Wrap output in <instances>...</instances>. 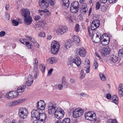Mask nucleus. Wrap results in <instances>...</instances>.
<instances>
[{"mask_svg": "<svg viewBox=\"0 0 123 123\" xmlns=\"http://www.w3.org/2000/svg\"><path fill=\"white\" fill-rule=\"evenodd\" d=\"M101 11L102 12H104L106 10L107 8L105 6H103L101 8Z\"/></svg>", "mask_w": 123, "mask_h": 123, "instance_id": "obj_58", "label": "nucleus"}, {"mask_svg": "<svg viewBox=\"0 0 123 123\" xmlns=\"http://www.w3.org/2000/svg\"><path fill=\"white\" fill-rule=\"evenodd\" d=\"M49 4L51 6H53L54 4L55 0H48Z\"/></svg>", "mask_w": 123, "mask_h": 123, "instance_id": "obj_45", "label": "nucleus"}, {"mask_svg": "<svg viewBox=\"0 0 123 123\" xmlns=\"http://www.w3.org/2000/svg\"><path fill=\"white\" fill-rule=\"evenodd\" d=\"M31 120L34 123H38V120L40 119V117H37L34 116L32 117Z\"/></svg>", "mask_w": 123, "mask_h": 123, "instance_id": "obj_30", "label": "nucleus"}, {"mask_svg": "<svg viewBox=\"0 0 123 123\" xmlns=\"http://www.w3.org/2000/svg\"><path fill=\"white\" fill-rule=\"evenodd\" d=\"M40 68L41 72L43 73H44L45 72V67L43 64H41L40 65Z\"/></svg>", "mask_w": 123, "mask_h": 123, "instance_id": "obj_33", "label": "nucleus"}, {"mask_svg": "<svg viewBox=\"0 0 123 123\" xmlns=\"http://www.w3.org/2000/svg\"><path fill=\"white\" fill-rule=\"evenodd\" d=\"M45 103L44 101L40 100L37 102L36 108L37 110L42 111L44 110L45 107Z\"/></svg>", "mask_w": 123, "mask_h": 123, "instance_id": "obj_8", "label": "nucleus"}, {"mask_svg": "<svg viewBox=\"0 0 123 123\" xmlns=\"http://www.w3.org/2000/svg\"><path fill=\"white\" fill-rule=\"evenodd\" d=\"M46 117L47 116L46 114L43 113L41 114L40 116L39 117L40 119V118H42L45 120Z\"/></svg>", "mask_w": 123, "mask_h": 123, "instance_id": "obj_43", "label": "nucleus"}, {"mask_svg": "<svg viewBox=\"0 0 123 123\" xmlns=\"http://www.w3.org/2000/svg\"><path fill=\"white\" fill-rule=\"evenodd\" d=\"M32 17L30 16L25 18L24 20V23L26 25H30L32 22Z\"/></svg>", "mask_w": 123, "mask_h": 123, "instance_id": "obj_18", "label": "nucleus"}, {"mask_svg": "<svg viewBox=\"0 0 123 123\" xmlns=\"http://www.w3.org/2000/svg\"><path fill=\"white\" fill-rule=\"evenodd\" d=\"M73 44L72 41L70 39H69L65 43V47L66 48L68 49L70 48Z\"/></svg>", "mask_w": 123, "mask_h": 123, "instance_id": "obj_23", "label": "nucleus"}, {"mask_svg": "<svg viewBox=\"0 0 123 123\" xmlns=\"http://www.w3.org/2000/svg\"><path fill=\"white\" fill-rule=\"evenodd\" d=\"M80 29L79 25L78 24H76L75 26V30L76 32H78Z\"/></svg>", "mask_w": 123, "mask_h": 123, "instance_id": "obj_50", "label": "nucleus"}, {"mask_svg": "<svg viewBox=\"0 0 123 123\" xmlns=\"http://www.w3.org/2000/svg\"><path fill=\"white\" fill-rule=\"evenodd\" d=\"M95 31H93L92 33V40H93L94 37H98V38L101 39L102 37V36L101 37V36H99V35L97 34L96 33H95Z\"/></svg>", "mask_w": 123, "mask_h": 123, "instance_id": "obj_29", "label": "nucleus"}, {"mask_svg": "<svg viewBox=\"0 0 123 123\" xmlns=\"http://www.w3.org/2000/svg\"><path fill=\"white\" fill-rule=\"evenodd\" d=\"M84 6H83L82 7V13L83 14H85L87 11L88 10L87 7V5L86 4H84Z\"/></svg>", "mask_w": 123, "mask_h": 123, "instance_id": "obj_31", "label": "nucleus"}, {"mask_svg": "<svg viewBox=\"0 0 123 123\" xmlns=\"http://www.w3.org/2000/svg\"><path fill=\"white\" fill-rule=\"evenodd\" d=\"M45 35V33L43 32H40L39 34V36L41 37H44Z\"/></svg>", "mask_w": 123, "mask_h": 123, "instance_id": "obj_60", "label": "nucleus"}, {"mask_svg": "<svg viewBox=\"0 0 123 123\" xmlns=\"http://www.w3.org/2000/svg\"><path fill=\"white\" fill-rule=\"evenodd\" d=\"M73 59V63L75 64L77 66H79L81 64V59L79 57H77L76 58Z\"/></svg>", "mask_w": 123, "mask_h": 123, "instance_id": "obj_22", "label": "nucleus"}, {"mask_svg": "<svg viewBox=\"0 0 123 123\" xmlns=\"http://www.w3.org/2000/svg\"><path fill=\"white\" fill-rule=\"evenodd\" d=\"M62 123H70V119L69 118H66L63 120Z\"/></svg>", "mask_w": 123, "mask_h": 123, "instance_id": "obj_38", "label": "nucleus"}, {"mask_svg": "<svg viewBox=\"0 0 123 123\" xmlns=\"http://www.w3.org/2000/svg\"><path fill=\"white\" fill-rule=\"evenodd\" d=\"M56 106L55 102L51 101L49 103L48 109V112L50 114H53L56 110Z\"/></svg>", "mask_w": 123, "mask_h": 123, "instance_id": "obj_3", "label": "nucleus"}, {"mask_svg": "<svg viewBox=\"0 0 123 123\" xmlns=\"http://www.w3.org/2000/svg\"><path fill=\"white\" fill-rule=\"evenodd\" d=\"M12 23L13 25L17 26L18 25L19 22L13 19L12 20Z\"/></svg>", "mask_w": 123, "mask_h": 123, "instance_id": "obj_42", "label": "nucleus"}, {"mask_svg": "<svg viewBox=\"0 0 123 123\" xmlns=\"http://www.w3.org/2000/svg\"><path fill=\"white\" fill-rule=\"evenodd\" d=\"M21 14L22 16L24 17L25 18L30 16V12L27 9L23 10Z\"/></svg>", "mask_w": 123, "mask_h": 123, "instance_id": "obj_17", "label": "nucleus"}, {"mask_svg": "<svg viewBox=\"0 0 123 123\" xmlns=\"http://www.w3.org/2000/svg\"><path fill=\"white\" fill-rule=\"evenodd\" d=\"M40 110H33L31 112V117H32L34 116L37 117H40L41 113L39 112V111Z\"/></svg>", "mask_w": 123, "mask_h": 123, "instance_id": "obj_16", "label": "nucleus"}, {"mask_svg": "<svg viewBox=\"0 0 123 123\" xmlns=\"http://www.w3.org/2000/svg\"><path fill=\"white\" fill-rule=\"evenodd\" d=\"M107 123H117V121L116 119H110L107 121Z\"/></svg>", "mask_w": 123, "mask_h": 123, "instance_id": "obj_40", "label": "nucleus"}, {"mask_svg": "<svg viewBox=\"0 0 123 123\" xmlns=\"http://www.w3.org/2000/svg\"><path fill=\"white\" fill-rule=\"evenodd\" d=\"M44 14L48 16H49L50 14V13L49 11L47 9H45L44 10Z\"/></svg>", "mask_w": 123, "mask_h": 123, "instance_id": "obj_44", "label": "nucleus"}, {"mask_svg": "<svg viewBox=\"0 0 123 123\" xmlns=\"http://www.w3.org/2000/svg\"><path fill=\"white\" fill-rule=\"evenodd\" d=\"M119 56L123 57V49H120L118 53Z\"/></svg>", "mask_w": 123, "mask_h": 123, "instance_id": "obj_48", "label": "nucleus"}, {"mask_svg": "<svg viewBox=\"0 0 123 123\" xmlns=\"http://www.w3.org/2000/svg\"><path fill=\"white\" fill-rule=\"evenodd\" d=\"M80 5L79 2L77 1H74L71 3L70 6V10L72 12L76 13L79 10Z\"/></svg>", "mask_w": 123, "mask_h": 123, "instance_id": "obj_4", "label": "nucleus"}, {"mask_svg": "<svg viewBox=\"0 0 123 123\" xmlns=\"http://www.w3.org/2000/svg\"><path fill=\"white\" fill-rule=\"evenodd\" d=\"M19 41L21 43L25 45V42L26 41H27V40L26 39L24 40V39L21 38L20 39Z\"/></svg>", "mask_w": 123, "mask_h": 123, "instance_id": "obj_57", "label": "nucleus"}, {"mask_svg": "<svg viewBox=\"0 0 123 123\" xmlns=\"http://www.w3.org/2000/svg\"><path fill=\"white\" fill-rule=\"evenodd\" d=\"M40 18V17L38 16H36L34 17V19L36 21H37Z\"/></svg>", "mask_w": 123, "mask_h": 123, "instance_id": "obj_64", "label": "nucleus"}, {"mask_svg": "<svg viewBox=\"0 0 123 123\" xmlns=\"http://www.w3.org/2000/svg\"><path fill=\"white\" fill-rule=\"evenodd\" d=\"M84 111L80 108H76L73 111V116L74 118H77L81 116L83 114Z\"/></svg>", "mask_w": 123, "mask_h": 123, "instance_id": "obj_6", "label": "nucleus"}, {"mask_svg": "<svg viewBox=\"0 0 123 123\" xmlns=\"http://www.w3.org/2000/svg\"><path fill=\"white\" fill-rule=\"evenodd\" d=\"M73 38L74 42L76 43H79L80 41V39L77 37L75 35H74Z\"/></svg>", "mask_w": 123, "mask_h": 123, "instance_id": "obj_35", "label": "nucleus"}, {"mask_svg": "<svg viewBox=\"0 0 123 123\" xmlns=\"http://www.w3.org/2000/svg\"><path fill=\"white\" fill-rule=\"evenodd\" d=\"M73 57L72 56H70L68 60V65H71L72 64L73 62Z\"/></svg>", "mask_w": 123, "mask_h": 123, "instance_id": "obj_39", "label": "nucleus"}, {"mask_svg": "<svg viewBox=\"0 0 123 123\" xmlns=\"http://www.w3.org/2000/svg\"><path fill=\"white\" fill-rule=\"evenodd\" d=\"M34 45L35 47L39 48V44L37 43L36 42L34 43Z\"/></svg>", "mask_w": 123, "mask_h": 123, "instance_id": "obj_63", "label": "nucleus"}, {"mask_svg": "<svg viewBox=\"0 0 123 123\" xmlns=\"http://www.w3.org/2000/svg\"><path fill=\"white\" fill-rule=\"evenodd\" d=\"M62 5L67 9L69 6V0H62L61 1Z\"/></svg>", "mask_w": 123, "mask_h": 123, "instance_id": "obj_21", "label": "nucleus"}, {"mask_svg": "<svg viewBox=\"0 0 123 123\" xmlns=\"http://www.w3.org/2000/svg\"><path fill=\"white\" fill-rule=\"evenodd\" d=\"M27 74L25 75V76H26L27 77H25V80H26V82L25 84L26 86H30L32 84L33 82V79H34L33 78H32L33 77L32 75L30 74L28 76V78L27 76Z\"/></svg>", "mask_w": 123, "mask_h": 123, "instance_id": "obj_11", "label": "nucleus"}, {"mask_svg": "<svg viewBox=\"0 0 123 123\" xmlns=\"http://www.w3.org/2000/svg\"><path fill=\"white\" fill-rule=\"evenodd\" d=\"M110 40V38L108 37H105L104 38L102 37L101 41V43L104 45H106L109 44Z\"/></svg>", "mask_w": 123, "mask_h": 123, "instance_id": "obj_15", "label": "nucleus"}, {"mask_svg": "<svg viewBox=\"0 0 123 123\" xmlns=\"http://www.w3.org/2000/svg\"><path fill=\"white\" fill-rule=\"evenodd\" d=\"M23 100L20 99L17 100L13 101L11 103L10 105H6L8 106H14L21 103L22 102Z\"/></svg>", "mask_w": 123, "mask_h": 123, "instance_id": "obj_19", "label": "nucleus"}, {"mask_svg": "<svg viewBox=\"0 0 123 123\" xmlns=\"http://www.w3.org/2000/svg\"><path fill=\"white\" fill-rule=\"evenodd\" d=\"M6 19L7 20H9L10 18L9 14L7 12L6 13V15H5Z\"/></svg>", "mask_w": 123, "mask_h": 123, "instance_id": "obj_53", "label": "nucleus"}, {"mask_svg": "<svg viewBox=\"0 0 123 123\" xmlns=\"http://www.w3.org/2000/svg\"><path fill=\"white\" fill-rule=\"evenodd\" d=\"M45 3V0H42L41 2H39V5L40 6V7L42 8V6H44V4Z\"/></svg>", "mask_w": 123, "mask_h": 123, "instance_id": "obj_49", "label": "nucleus"}, {"mask_svg": "<svg viewBox=\"0 0 123 123\" xmlns=\"http://www.w3.org/2000/svg\"><path fill=\"white\" fill-rule=\"evenodd\" d=\"M110 52L111 50L109 47L108 46H107L106 47L104 48L101 50L100 53L103 56H106Z\"/></svg>", "mask_w": 123, "mask_h": 123, "instance_id": "obj_12", "label": "nucleus"}, {"mask_svg": "<svg viewBox=\"0 0 123 123\" xmlns=\"http://www.w3.org/2000/svg\"><path fill=\"white\" fill-rule=\"evenodd\" d=\"M25 88V85H22L21 86H20L18 88L17 91H12L13 98L17 97L18 95V93L24 91Z\"/></svg>", "mask_w": 123, "mask_h": 123, "instance_id": "obj_7", "label": "nucleus"}, {"mask_svg": "<svg viewBox=\"0 0 123 123\" xmlns=\"http://www.w3.org/2000/svg\"><path fill=\"white\" fill-rule=\"evenodd\" d=\"M68 31V28L65 25L62 26L60 27L56 31L57 34L61 35L63 34Z\"/></svg>", "mask_w": 123, "mask_h": 123, "instance_id": "obj_10", "label": "nucleus"}, {"mask_svg": "<svg viewBox=\"0 0 123 123\" xmlns=\"http://www.w3.org/2000/svg\"><path fill=\"white\" fill-rule=\"evenodd\" d=\"M64 112L62 110V109L59 107L56 109L54 114L55 117L58 119L62 118L64 115Z\"/></svg>", "mask_w": 123, "mask_h": 123, "instance_id": "obj_5", "label": "nucleus"}, {"mask_svg": "<svg viewBox=\"0 0 123 123\" xmlns=\"http://www.w3.org/2000/svg\"><path fill=\"white\" fill-rule=\"evenodd\" d=\"M85 118L86 119L90 121H93L95 122L97 120L96 115L93 111L86 112L85 114Z\"/></svg>", "mask_w": 123, "mask_h": 123, "instance_id": "obj_2", "label": "nucleus"}, {"mask_svg": "<svg viewBox=\"0 0 123 123\" xmlns=\"http://www.w3.org/2000/svg\"><path fill=\"white\" fill-rule=\"evenodd\" d=\"M101 4L99 2H97L96 3L95 8L97 10L99 9Z\"/></svg>", "mask_w": 123, "mask_h": 123, "instance_id": "obj_46", "label": "nucleus"}, {"mask_svg": "<svg viewBox=\"0 0 123 123\" xmlns=\"http://www.w3.org/2000/svg\"><path fill=\"white\" fill-rule=\"evenodd\" d=\"M6 34L5 32L4 31H2L0 32V37H3Z\"/></svg>", "mask_w": 123, "mask_h": 123, "instance_id": "obj_59", "label": "nucleus"}, {"mask_svg": "<svg viewBox=\"0 0 123 123\" xmlns=\"http://www.w3.org/2000/svg\"><path fill=\"white\" fill-rule=\"evenodd\" d=\"M66 15L67 16V19L69 21L72 22L73 21L72 17L71 15H69L68 13H67Z\"/></svg>", "mask_w": 123, "mask_h": 123, "instance_id": "obj_41", "label": "nucleus"}, {"mask_svg": "<svg viewBox=\"0 0 123 123\" xmlns=\"http://www.w3.org/2000/svg\"><path fill=\"white\" fill-rule=\"evenodd\" d=\"M112 100L113 102L116 105H117L118 103V99L116 95H114L112 97Z\"/></svg>", "mask_w": 123, "mask_h": 123, "instance_id": "obj_27", "label": "nucleus"}, {"mask_svg": "<svg viewBox=\"0 0 123 123\" xmlns=\"http://www.w3.org/2000/svg\"><path fill=\"white\" fill-rule=\"evenodd\" d=\"M110 61L113 63H115L118 60V57L115 55L111 56L110 59Z\"/></svg>", "mask_w": 123, "mask_h": 123, "instance_id": "obj_24", "label": "nucleus"}, {"mask_svg": "<svg viewBox=\"0 0 123 123\" xmlns=\"http://www.w3.org/2000/svg\"><path fill=\"white\" fill-rule=\"evenodd\" d=\"M90 65H88V66H84V68L83 70H81V74L82 73V74L84 72L83 70H84L86 71L87 73H89L90 71Z\"/></svg>", "mask_w": 123, "mask_h": 123, "instance_id": "obj_25", "label": "nucleus"}, {"mask_svg": "<svg viewBox=\"0 0 123 123\" xmlns=\"http://www.w3.org/2000/svg\"><path fill=\"white\" fill-rule=\"evenodd\" d=\"M60 48L59 43L55 41H53L51 43V51L53 54H56L58 52Z\"/></svg>", "mask_w": 123, "mask_h": 123, "instance_id": "obj_1", "label": "nucleus"}, {"mask_svg": "<svg viewBox=\"0 0 123 123\" xmlns=\"http://www.w3.org/2000/svg\"><path fill=\"white\" fill-rule=\"evenodd\" d=\"M6 97L10 99H12L13 98L12 91H11L9 93H6Z\"/></svg>", "mask_w": 123, "mask_h": 123, "instance_id": "obj_28", "label": "nucleus"}, {"mask_svg": "<svg viewBox=\"0 0 123 123\" xmlns=\"http://www.w3.org/2000/svg\"><path fill=\"white\" fill-rule=\"evenodd\" d=\"M55 57L49 58L47 60V61H49L50 63L51 64H53L55 62Z\"/></svg>", "mask_w": 123, "mask_h": 123, "instance_id": "obj_36", "label": "nucleus"}, {"mask_svg": "<svg viewBox=\"0 0 123 123\" xmlns=\"http://www.w3.org/2000/svg\"><path fill=\"white\" fill-rule=\"evenodd\" d=\"M38 12L42 16L43 14H44V10H38Z\"/></svg>", "mask_w": 123, "mask_h": 123, "instance_id": "obj_61", "label": "nucleus"}, {"mask_svg": "<svg viewBox=\"0 0 123 123\" xmlns=\"http://www.w3.org/2000/svg\"><path fill=\"white\" fill-rule=\"evenodd\" d=\"M90 62L88 59L86 60L85 63L84 64V66H88V65H90Z\"/></svg>", "mask_w": 123, "mask_h": 123, "instance_id": "obj_51", "label": "nucleus"}, {"mask_svg": "<svg viewBox=\"0 0 123 123\" xmlns=\"http://www.w3.org/2000/svg\"><path fill=\"white\" fill-rule=\"evenodd\" d=\"M111 95L110 94H106V98L108 99H111Z\"/></svg>", "mask_w": 123, "mask_h": 123, "instance_id": "obj_62", "label": "nucleus"}, {"mask_svg": "<svg viewBox=\"0 0 123 123\" xmlns=\"http://www.w3.org/2000/svg\"><path fill=\"white\" fill-rule=\"evenodd\" d=\"M101 39L98 38V37H94L93 40H92L94 43H98L100 42L101 41Z\"/></svg>", "mask_w": 123, "mask_h": 123, "instance_id": "obj_37", "label": "nucleus"}, {"mask_svg": "<svg viewBox=\"0 0 123 123\" xmlns=\"http://www.w3.org/2000/svg\"><path fill=\"white\" fill-rule=\"evenodd\" d=\"M25 111V110H24L23 108H21L19 110L18 114L20 118L24 119L26 117L27 115L24 112Z\"/></svg>", "mask_w": 123, "mask_h": 123, "instance_id": "obj_14", "label": "nucleus"}, {"mask_svg": "<svg viewBox=\"0 0 123 123\" xmlns=\"http://www.w3.org/2000/svg\"><path fill=\"white\" fill-rule=\"evenodd\" d=\"M98 63L96 61L94 60V66H95V69H96L98 66Z\"/></svg>", "mask_w": 123, "mask_h": 123, "instance_id": "obj_55", "label": "nucleus"}, {"mask_svg": "<svg viewBox=\"0 0 123 123\" xmlns=\"http://www.w3.org/2000/svg\"><path fill=\"white\" fill-rule=\"evenodd\" d=\"M99 76L101 79L103 81H105L106 80V78L103 73H100L99 74Z\"/></svg>", "mask_w": 123, "mask_h": 123, "instance_id": "obj_34", "label": "nucleus"}, {"mask_svg": "<svg viewBox=\"0 0 123 123\" xmlns=\"http://www.w3.org/2000/svg\"><path fill=\"white\" fill-rule=\"evenodd\" d=\"M25 45L29 49H31L32 47V45L31 44H30V43L28 41H26L25 42Z\"/></svg>", "mask_w": 123, "mask_h": 123, "instance_id": "obj_32", "label": "nucleus"}, {"mask_svg": "<svg viewBox=\"0 0 123 123\" xmlns=\"http://www.w3.org/2000/svg\"><path fill=\"white\" fill-rule=\"evenodd\" d=\"M118 94L119 96L121 98L123 96V91L118 90Z\"/></svg>", "mask_w": 123, "mask_h": 123, "instance_id": "obj_52", "label": "nucleus"}, {"mask_svg": "<svg viewBox=\"0 0 123 123\" xmlns=\"http://www.w3.org/2000/svg\"><path fill=\"white\" fill-rule=\"evenodd\" d=\"M80 95L83 97H88L89 96V95L85 93H80Z\"/></svg>", "mask_w": 123, "mask_h": 123, "instance_id": "obj_56", "label": "nucleus"}, {"mask_svg": "<svg viewBox=\"0 0 123 123\" xmlns=\"http://www.w3.org/2000/svg\"><path fill=\"white\" fill-rule=\"evenodd\" d=\"M78 53L80 56L84 57L86 54V51L83 48H81L79 49L78 50Z\"/></svg>", "mask_w": 123, "mask_h": 123, "instance_id": "obj_20", "label": "nucleus"}, {"mask_svg": "<svg viewBox=\"0 0 123 123\" xmlns=\"http://www.w3.org/2000/svg\"><path fill=\"white\" fill-rule=\"evenodd\" d=\"M100 21L98 20H93L91 23L90 26L92 30H94L98 28L100 26Z\"/></svg>", "mask_w": 123, "mask_h": 123, "instance_id": "obj_9", "label": "nucleus"}, {"mask_svg": "<svg viewBox=\"0 0 123 123\" xmlns=\"http://www.w3.org/2000/svg\"><path fill=\"white\" fill-rule=\"evenodd\" d=\"M118 90L123 91V84H120L119 85Z\"/></svg>", "mask_w": 123, "mask_h": 123, "instance_id": "obj_54", "label": "nucleus"}, {"mask_svg": "<svg viewBox=\"0 0 123 123\" xmlns=\"http://www.w3.org/2000/svg\"><path fill=\"white\" fill-rule=\"evenodd\" d=\"M62 85L65 88H67L68 87V85L66 79L64 76L62 78Z\"/></svg>", "mask_w": 123, "mask_h": 123, "instance_id": "obj_26", "label": "nucleus"}, {"mask_svg": "<svg viewBox=\"0 0 123 123\" xmlns=\"http://www.w3.org/2000/svg\"><path fill=\"white\" fill-rule=\"evenodd\" d=\"M49 3H47L46 2V1H45V4H44V6H41V7H42V9H44V8H47L49 6Z\"/></svg>", "mask_w": 123, "mask_h": 123, "instance_id": "obj_47", "label": "nucleus"}, {"mask_svg": "<svg viewBox=\"0 0 123 123\" xmlns=\"http://www.w3.org/2000/svg\"><path fill=\"white\" fill-rule=\"evenodd\" d=\"M34 67L33 72L31 74L33 76V78L36 79L37 78V76L38 75L39 73L37 69V64H34Z\"/></svg>", "mask_w": 123, "mask_h": 123, "instance_id": "obj_13", "label": "nucleus"}]
</instances>
